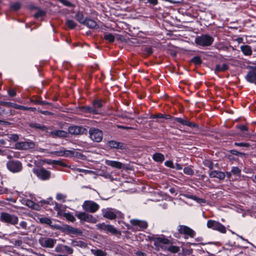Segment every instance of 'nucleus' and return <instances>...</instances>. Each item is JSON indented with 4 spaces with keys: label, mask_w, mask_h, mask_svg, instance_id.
<instances>
[{
    "label": "nucleus",
    "mask_w": 256,
    "mask_h": 256,
    "mask_svg": "<svg viewBox=\"0 0 256 256\" xmlns=\"http://www.w3.org/2000/svg\"><path fill=\"white\" fill-rule=\"evenodd\" d=\"M214 38L208 34H202L195 38V43L200 46H208L212 44Z\"/></svg>",
    "instance_id": "1"
},
{
    "label": "nucleus",
    "mask_w": 256,
    "mask_h": 256,
    "mask_svg": "<svg viewBox=\"0 0 256 256\" xmlns=\"http://www.w3.org/2000/svg\"><path fill=\"white\" fill-rule=\"evenodd\" d=\"M0 220L4 223L16 226L18 224V217L6 212H2L0 214Z\"/></svg>",
    "instance_id": "2"
},
{
    "label": "nucleus",
    "mask_w": 256,
    "mask_h": 256,
    "mask_svg": "<svg viewBox=\"0 0 256 256\" xmlns=\"http://www.w3.org/2000/svg\"><path fill=\"white\" fill-rule=\"evenodd\" d=\"M6 168L12 173L20 172L22 169V162L18 160H10L6 162Z\"/></svg>",
    "instance_id": "3"
},
{
    "label": "nucleus",
    "mask_w": 256,
    "mask_h": 256,
    "mask_svg": "<svg viewBox=\"0 0 256 256\" xmlns=\"http://www.w3.org/2000/svg\"><path fill=\"white\" fill-rule=\"evenodd\" d=\"M102 216L109 220H114L116 218L122 217V214L116 210L106 208L102 210Z\"/></svg>",
    "instance_id": "4"
},
{
    "label": "nucleus",
    "mask_w": 256,
    "mask_h": 256,
    "mask_svg": "<svg viewBox=\"0 0 256 256\" xmlns=\"http://www.w3.org/2000/svg\"><path fill=\"white\" fill-rule=\"evenodd\" d=\"M82 208L84 210L90 213L96 212L100 208V206L92 200H85Z\"/></svg>",
    "instance_id": "5"
},
{
    "label": "nucleus",
    "mask_w": 256,
    "mask_h": 256,
    "mask_svg": "<svg viewBox=\"0 0 256 256\" xmlns=\"http://www.w3.org/2000/svg\"><path fill=\"white\" fill-rule=\"evenodd\" d=\"M206 225L209 228L218 231L222 234H225L226 232L225 226L219 222L210 220L207 222Z\"/></svg>",
    "instance_id": "6"
},
{
    "label": "nucleus",
    "mask_w": 256,
    "mask_h": 256,
    "mask_svg": "<svg viewBox=\"0 0 256 256\" xmlns=\"http://www.w3.org/2000/svg\"><path fill=\"white\" fill-rule=\"evenodd\" d=\"M76 216L81 222H85L91 224H95L97 222L96 218L86 212H80L76 214Z\"/></svg>",
    "instance_id": "7"
},
{
    "label": "nucleus",
    "mask_w": 256,
    "mask_h": 256,
    "mask_svg": "<svg viewBox=\"0 0 256 256\" xmlns=\"http://www.w3.org/2000/svg\"><path fill=\"white\" fill-rule=\"evenodd\" d=\"M89 134L90 139L94 142H98L102 140L103 133L99 129L92 128L89 130Z\"/></svg>",
    "instance_id": "8"
},
{
    "label": "nucleus",
    "mask_w": 256,
    "mask_h": 256,
    "mask_svg": "<svg viewBox=\"0 0 256 256\" xmlns=\"http://www.w3.org/2000/svg\"><path fill=\"white\" fill-rule=\"evenodd\" d=\"M32 172L39 178L44 180L49 179L51 174L50 171L43 168H34Z\"/></svg>",
    "instance_id": "9"
},
{
    "label": "nucleus",
    "mask_w": 256,
    "mask_h": 256,
    "mask_svg": "<svg viewBox=\"0 0 256 256\" xmlns=\"http://www.w3.org/2000/svg\"><path fill=\"white\" fill-rule=\"evenodd\" d=\"M50 154H54L58 156H64L71 158L74 156V152L72 150H66L64 147H62L58 150L52 151Z\"/></svg>",
    "instance_id": "10"
},
{
    "label": "nucleus",
    "mask_w": 256,
    "mask_h": 256,
    "mask_svg": "<svg viewBox=\"0 0 256 256\" xmlns=\"http://www.w3.org/2000/svg\"><path fill=\"white\" fill-rule=\"evenodd\" d=\"M35 144L32 141H24L18 142L15 144L16 149L20 150H28L34 148Z\"/></svg>",
    "instance_id": "11"
},
{
    "label": "nucleus",
    "mask_w": 256,
    "mask_h": 256,
    "mask_svg": "<svg viewBox=\"0 0 256 256\" xmlns=\"http://www.w3.org/2000/svg\"><path fill=\"white\" fill-rule=\"evenodd\" d=\"M154 246L164 249L166 248L165 245L170 244V240L163 236L154 238Z\"/></svg>",
    "instance_id": "12"
},
{
    "label": "nucleus",
    "mask_w": 256,
    "mask_h": 256,
    "mask_svg": "<svg viewBox=\"0 0 256 256\" xmlns=\"http://www.w3.org/2000/svg\"><path fill=\"white\" fill-rule=\"evenodd\" d=\"M56 242V240L49 238H41L39 240V242L41 246L48 248H53Z\"/></svg>",
    "instance_id": "13"
},
{
    "label": "nucleus",
    "mask_w": 256,
    "mask_h": 256,
    "mask_svg": "<svg viewBox=\"0 0 256 256\" xmlns=\"http://www.w3.org/2000/svg\"><path fill=\"white\" fill-rule=\"evenodd\" d=\"M178 231L180 234L188 236L192 238H194L196 236L195 232L186 226H179L178 227Z\"/></svg>",
    "instance_id": "14"
},
{
    "label": "nucleus",
    "mask_w": 256,
    "mask_h": 256,
    "mask_svg": "<svg viewBox=\"0 0 256 256\" xmlns=\"http://www.w3.org/2000/svg\"><path fill=\"white\" fill-rule=\"evenodd\" d=\"M68 132L70 134L78 135L86 134L87 130L82 126H72L68 127Z\"/></svg>",
    "instance_id": "15"
},
{
    "label": "nucleus",
    "mask_w": 256,
    "mask_h": 256,
    "mask_svg": "<svg viewBox=\"0 0 256 256\" xmlns=\"http://www.w3.org/2000/svg\"><path fill=\"white\" fill-rule=\"evenodd\" d=\"M171 120H174L173 122L174 124L175 121H176L184 126H186L192 128L197 127L196 124L194 123L190 122L186 120L182 119L181 118L172 117V118H171Z\"/></svg>",
    "instance_id": "16"
},
{
    "label": "nucleus",
    "mask_w": 256,
    "mask_h": 256,
    "mask_svg": "<svg viewBox=\"0 0 256 256\" xmlns=\"http://www.w3.org/2000/svg\"><path fill=\"white\" fill-rule=\"evenodd\" d=\"M108 146L112 148H116L118 150L126 149V145L120 142L111 140L108 142Z\"/></svg>",
    "instance_id": "17"
},
{
    "label": "nucleus",
    "mask_w": 256,
    "mask_h": 256,
    "mask_svg": "<svg viewBox=\"0 0 256 256\" xmlns=\"http://www.w3.org/2000/svg\"><path fill=\"white\" fill-rule=\"evenodd\" d=\"M208 174L210 178H218L220 180H222L226 177L224 172L216 170L210 171Z\"/></svg>",
    "instance_id": "18"
},
{
    "label": "nucleus",
    "mask_w": 256,
    "mask_h": 256,
    "mask_svg": "<svg viewBox=\"0 0 256 256\" xmlns=\"http://www.w3.org/2000/svg\"><path fill=\"white\" fill-rule=\"evenodd\" d=\"M64 230L69 234H74L76 235H81L82 234V231L80 230L68 225L64 226Z\"/></svg>",
    "instance_id": "19"
},
{
    "label": "nucleus",
    "mask_w": 256,
    "mask_h": 256,
    "mask_svg": "<svg viewBox=\"0 0 256 256\" xmlns=\"http://www.w3.org/2000/svg\"><path fill=\"white\" fill-rule=\"evenodd\" d=\"M104 162L106 165L118 169H121L124 166L122 163L116 160H106Z\"/></svg>",
    "instance_id": "20"
},
{
    "label": "nucleus",
    "mask_w": 256,
    "mask_h": 256,
    "mask_svg": "<svg viewBox=\"0 0 256 256\" xmlns=\"http://www.w3.org/2000/svg\"><path fill=\"white\" fill-rule=\"evenodd\" d=\"M83 24L90 28H98L99 27L95 20L88 18L84 19V22Z\"/></svg>",
    "instance_id": "21"
},
{
    "label": "nucleus",
    "mask_w": 256,
    "mask_h": 256,
    "mask_svg": "<svg viewBox=\"0 0 256 256\" xmlns=\"http://www.w3.org/2000/svg\"><path fill=\"white\" fill-rule=\"evenodd\" d=\"M80 110L84 113H90L92 114H98V111L92 106H85L80 108Z\"/></svg>",
    "instance_id": "22"
},
{
    "label": "nucleus",
    "mask_w": 256,
    "mask_h": 256,
    "mask_svg": "<svg viewBox=\"0 0 256 256\" xmlns=\"http://www.w3.org/2000/svg\"><path fill=\"white\" fill-rule=\"evenodd\" d=\"M130 223L134 226H139L140 228H146L148 226V224L146 222L136 219L131 220Z\"/></svg>",
    "instance_id": "23"
},
{
    "label": "nucleus",
    "mask_w": 256,
    "mask_h": 256,
    "mask_svg": "<svg viewBox=\"0 0 256 256\" xmlns=\"http://www.w3.org/2000/svg\"><path fill=\"white\" fill-rule=\"evenodd\" d=\"M51 134L54 138H66L68 136V132L62 130H56L51 132Z\"/></svg>",
    "instance_id": "24"
},
{
    "label": "nucleus",
    "mask_w": 256,
    "mask_h": 256,
    "mask_svg": "<svg viewBox=\"0 0 256 256\" xmlns=\"http://www.w3.org/2000/svg\"><path fill=\"white\" fill-rule=\"evenodd\" d=\"M246 80L250 82L256 81V72L254 70L249 71L245 76Z\"/></svg>",
    "instance_id": "25"
},
{
    "label": "nucleus",
    "mask_w": 256,
    "mask_h": 256,
    "mask_svg": "<svg viewBox=\"0 0 256 256\" xmlns=\"http://www.w3.org/2000/svg\"><path fill=\"white\" fill-rule=\"evenodd\" d=\"M240 48L244 56H251L252 52L251 47L248 45L241 46Z\"/></svg>",
    "instance_id": "26"
},
{
    "label": "nucleus",
    "mask_w": 256,
    "mask_h": 256,
    "mask_svg": "<svg viewBox=\"0 0 256 256\" xmlns=\"http://www.w3.org/2000/svg\"><path fill=\"white\" fill-rule=\"evenodd\" d=\"M46 163L48 164L58 165L63 167H67V165L61 160H48Z\"/></svg>",
    "instance_id": "27"
},
{
    "label": "nucleus",
    "mask_w": 256,
    "mask_h": 256,
    "mask_svg": "<svg viewBox=\"0 0 256 256\" xmlns=\"http://www.w3.org/2000/svg\"><path fill=\"white\" fill-rule=\"evenodd\" d=\"M152 158L156 162H162L164 160V156L161 153L156 152L152 155Z\"/></svg>",
    "instance_id": "28"
},
{
    "label": "nucleus",
    "mask_w": 256,
    "mask_h": 256,
    "mask_svg": "<svg viewBox=\"0 0 256 256\" xmlns=\"http://www.w3.org/2000/svg\"><path fill=\"white\" fill-rule=\"evenodd\" d=\"M184 197H186V198H188L190 199L194 200L196 201V202H198V203H204V202H205V200L204 199L200 198H198L196 197L195 196L192 195V194H184Z\"/></svg>",
    "instance_id": "29"
},
{
    "label": "nucleus",
    "mask_w": 256,
    "mask_h": 256,
    "mask_svg": "<svg viewBox=\"0 0 256 256\" xmlns=\"http://www.w3.org/2000/svg\"><path fill=\"white\" fill-rule=\"evenodd\" d=\"M71 244L73 246H78L80 248H85L86 245V244L81 240H72Z\"/></svg>",
    "instance_id": "30"
},
{
    "label": "nucleus",
    "mask_w": 256,
    "mask_h": 256,
    "mask_svg": "<svg viewBox=\"0 0 256 256\" xmlns=\"http://www.w3.org/2000/svg\"><path fill=\"white\" fill-rule=\"evenodd\" d=\"M151 118H165V119H170L172 118V116L170 115H166L164 114H152L150 116Z\"/></svg>",
    "instance_id": "31"
},
{
    "label": "nucleus",
    "mask_w": 256,
    "mask_h": 256,
    "mask_svg": "<svg viewBox=\"0 0 256 256\" xmlns=\"http://www.w3.org/2000/svg\"><path fill=\"white\" fill-rule=\"evenodd\" d=\"M92 253L95 256H106V253L99 249H92Z\"/></svg>",
    "instance_id": "32"
},
{
    "label": "nucleus",
    "mask_w": 256,
    "mask_h": 256,
    "mask_svg": "<svg viewBox=\"0 0 256 256\" xmlns=\"http://www.w3.org/2000/svg\"><path fill=\"white\" fill-rule=\"evenodd\" d=\"M106 232H110L113 234H120V233L113 226L108 224L106 229Z\"/></svg>",
    "instance_id": "33"
},
{
    "label": "nucleus",
    "mask_w": 256,
    "mask_h": 256,
    "mask_svg": "<svg viewBox=\"0 0 256 256\" xmlns=\"http://www.w3.org/2000/svg\"><path fill=\"white\" fill-rule=\"evenodd\" d=\"M30 126L32 128L39 129V130H45L46 129V126H44V125H42V124H38V123H34V122L30 123Z\"/></svg>",
    "instance_id": "34"
},
{
    "label": "nucleus",
    "mask_w": 256,
    "mask_h": 256,
    "mask_svg": "<svg viewBox=\"0 0 256 256\" xmlns=\"http://www.w3.org/2000/svg\"><path fill=\"white\" fill-rule=\"evenodd\" d=\"M228 66L226 64H223L222 65L218 64L216 66V70L218 72H224L227 70Z\"/></svg>",
    "instance_id": "35"
},
{
    "label": "nucleus",
    "mask_w": 256,
    "mask_h": 256,
    "mask_svg": "<svg viewBox=\"0 0 256 256\" xmlns=\"http://www.w3.org/2000/svg\"><path fill=\"white\" fill-rule=\"evenodd\" d=\"M10 9L14 11H18L21 8V4L19 2H16L10 4Z\"/></svg>",
    "instance_id": "36"
},
{
    "label": "nucleus",
    "mask_w": 256,
    "mask_h": 256,
    "mask_svg": "<svg viewBox=\"0 0 256 256\" xmlns=\"http://www.w3.org/2000/svg\"><path fill=\"white\" fill-rule=\"evenodd\" d=\"M104 38L110 42L114 41L115 38L113 34L110 33H106L104 34Z\"/></svg>",
    "instance_id": "37"
},
{
    "label": "nucleus",
    "mask_w": 256,
    "mask_h": 256,
    "mask_svg": "<svg viewBox=\"0 0 256 256\" xmlns=\"http://www.w3.org/2000/svg\"><path fill=\"white\" fill-rule=\"evenodd\" d=\"M75 18L80 23L82 24H84L85 18H84V15L82 12H78L75 16Z\"/></svg>",
    "instance_id": "38"
},
{
    "label": "nucleus",
    "mask_w": 256,
    "mask_h": 256,
    "mask_svg": "<svg viewBox=\"0 0 256 256\" xmlns=\"http://www.w3.org/2000/svg\"><path fill=\"white\" fill-rule=\"evenodd\" d=\"M184 172L186 174L192 176L194 174V170L190 166H187L184 168Z\"/></svg>",
    "instance_id": "39"
},
{
    "label": "nucleus",
    "mask_w": 256,
    "mask_h": 256,
    "mask_svg": "<svg viewBox=\"0 0 256 256\" xmlns=\"http://www.w3.org/2000/svg\"><path fill=\"white\" fill-rule=\"evenodd\" d=\"M8 137L10 142H16L19 139V136L16 134H8Z\"/></svg>",
    "instance_id": "40"
},
{
    "label": "nucleus",
    "mask_w": 256,
    "mask_h": 256,
    "mask_svg": "<svg viewBox=\"0 0 256 256\" xmlns=\"http://www.w3.org/2000/svg\"><path fill=\"white\" fill-rule=\"evenodd\" d=\"M66 24L70 29L74 28L76 26V24L72 20H68L66 22Z\"/></svg>",
    "instance_id": "41"
},
{
    "label": "nucleus",
    "mask_w": 256,
    "mask_h": 256,
    "mask_svg": "<svg viewBox=\"0 0 256 256\" xmlns=\"http://www.w3.org/2000/svg\"><path fill=\"white\" fill-rule=\"evenodd\" d=\"M39 220L40 223L45 224L48 225H50L52 222L50 218L47 217L40 218Z\"/></svg>",
    "instance_id": "42"
},
{
    "label": "nucleus",
    "mask_w": 256,
    "mask_h": 256,
    "mask_svg": "<svg viewBox=\"0 0 256 256\" xmlns=\"http://www.w3.org/2000/svg\"><path fill=\"white\" fill-rule=\"evenodd\" d=\"M16 226V228L18 229H20V228H22V229H24V230H27V228H28V224H27V222L25 221H21L18 226Z\"/></svg>",
    "instance_id": "43"
},
{
    "label": "nucleus",
    "mask_w": 256,
    "mask_h": 256,
    "mask_svg": "<svg viewBox=\"0 0 256 256\" xmlns=\"http://www.w3.org/2000/svg\"><path fill=\"white\" fill-rule=\"evenodd\" d=\"M66 198V196L62 194L58 193L56 195V199L58 200L61 201L62 202H65Z\"/></svg>",
    "instance_id": "44"
},
{
    "label": "nucleus",
    "mask_w": 256,
    "mask_h": 256,
    "mask_svg": "<svg viewBox=\"0 0 256 256\" xmlns=\"http://www.w3.org/2000/svg\"><path fill=\"white\" fill-rule=\"evenodd\" d=\"M191 62L197 65H200L202 63V60L200 58V57L199 56H194L191 60Z\"/></svg>",
    "instance_id": "45"
},
{
    "label": "nucleus",
    "mask_w": 256,
    "mask_h": 256,
    "mask_svg": "<svg viewBox=\"0 0 256 256\" xmlns=\"http://www.w3.org/2000/svg\"><path fill=\"white\" fill-rule=\"evenodd\" d=\"M45 11L41 10H38V11L34 14V16L36 18H40L43 17L45 16Z\"/></svg>",
    "instance_id": "46"
},
{
    "label": "nucleus",
    "mask_w": 256,
    "mask_h": 256,
    "mask_svg": "<svg viewBox=\"0 0 256 256\" xmlns=\"http://www.w3.org/2000/svg\"><path fill=\"white\" fill-rule=\"evenodd\" d=\"M168 250L172 253H176L180 250V248L178 246H168Z\"/></svg>",
    "instance_id": "47"
},
{
    "label": "nucleus",
    "mask_w": 256,
    "mask_h": 256,
    "mask_svg": "<svg viewBox=\"0 0 256 256\" xmlns=\"http://www.w3.org/2000/svg\"><path fill=\"white\" fill-rule=\"evenodd\" d=\"M231 172L234 175L240 176L241 170L238 166H233L232 168Z\"/></svg>",
    "instance_id": "48"
},
{
    "label": "nucleus",
    "mask_w": 256,
    "mask_h": 256,
    "mask_svg": "<svg viewBox=\"0 0 256 256\" xmlns=\"http://www.w3.org/2000/svg\"><path fill=\"white\" fill-rule=\"evenodd\" d=\"M93 107L97 110L98 108L102 107V102L100 100H95L93 102Z\"/></svg>",
    "instance_id": "49"
},
{
    "label": "nucleus",
    "mask_w": 256,
    "mask_h": 256,
    "mask_svg": "<svg viewBox=\"0 0 256 256\" xmlns=\"http://www.w3.org/2000/svg\"><path fill=\"white\" fill-rule=\"evenodd\" d=\"M64 245L59 244L55 248V251L57 252H64Z\"/></svg>",
    "instance_id": "50"
},
{
    "label": "nucleus",
    "mask_w": 256,
    "mask_h": 256,
    "mask_svg": "<svg viewBox=\"0 0 256 256\" xmlns=\"http://www.w3.org/2000/svg\"><path fill=\"white\" fill-rule=\"evenodd\" d=\"M204 164L206 166L208 167L210 170H212L214 168V164L210 160H206L204 162Z\"/></svg>",
    "instance_id": "51"
},
{
    "label": "nucleus",
    "mask_w": 256,
    "mask_h": 256,
    "mask_svg": "<svg viewBox=\"0 0 256 256\" xmlns=\"http://www.w3.org/2000/svg\"><path fill=\"white\" fill-rule=\"evenodd\" d=\"M108 224H106L104 223L99 224L96 225V226L100 230H102L106 232V229Z\"/></svg>",
    "instance_id": "52"
},
{
    "label": "nucleus",
    "mask_w": 256,
    "mask_h": 256,
    "mask_svg": "<svg viewBox=\"0 0 256 256\" xmlns=\"http://www.w3.org/2000/svg\"><path fill=\"white\" fill-rule=\"evenodd\" d=\"M64 252H66L68 254H72L74 252V250L72 248L69 247L68 246L64 245Z\"/></svg>",
    "instance_id": "53"
},
{
    "label": "nucleus",
    "mask_w": 256,
    "mask_h": 256,
    "mask_svg": "<svg viewBox=\"0 0 256 256\" xmlns=\"http://www.w3.org/2000/svg\"><path fill=\"white\" fill-rule=\"evenodd\" d=\"M230 154H234V155H235V156H244L245 155V154L239 152H238L236 150H234V149L230 150Z\"/></svg>",
    "instance_id": "54"
},
{
    "label": "nucleus",
    "mask_w": 256,
    "mask_h": 256,
    "mask_svg": "<svg viewBox=\"0 0 256 256\" xmlns=\"http://www.w3.org/2000/svg\"><path fill=\"white\" fill-rule=\"evenodd\" d=\"M234 145L235 146H243V147H249L250 146V144L248 142H236L234 144Z\"/></svg>",
    "instance_id": "55"
},
{
    "label": "nucleus",
    "mask_w": 256,
    "mask_h": 256,
    "mask_svg": "<svg viewBox=\"0 0 256 256\" xmlns=\"http://www.w3.org/2000/svg\"><path fill=\"white\" fill-rule=\"evenodd\" d=\"M62 204H58L57 202H55V205L54 206V209L58 211V213L60 214V212L62 210Z\"/></svg>",
    "instance_id": "56"
},
{
    "label": "nucleus",
    "mask_w": 256,
    "mask_h": 256,
    "mask_svg": "<svg viewBox=\"0 0 256 256\" xmlns=\"http://www.w3.org/2000/svg\"><path fill=\"white\" fill-rule=\"evenodd\" d=\"M65 217L66 218L71 222H74L76 220V218H75L74 217V216L71 214H65Z\"/></svg>",
    "instance_id": "57"
},
{
    "label": "nucleus",
    "mask_w": 256,
    "mask_h": 256,
    "mask_svg": "<svg viewBox=\"0 0 256 256\" xmlns=\"http://www.w3.org/2000/svg\"><path fill=\"white\" fill-rule=\"evenodd\" d=\"M164 165L167 167L173 168H174V164L172 161L171 160H167L164 162Z\"/></svg>",
    "instance_id": "58"
},
{
    "label": "nucleus",
    "mask_w": 256,
    "mask_h": 256,
    "mask_svg": "<svg viewBox=\"0 0 256 256\" xmlns=\"http://www.w3.org/2000/svg\"><path fill=\"white\" fill-rule=\"evenodd\" d=\"M8 106L16 110H19L20 105L13 102L8 103Z\"/></svg>",
    "instance_id": "59"
},
{
    "label": "nucleus",
    "mask_w": 256,
    "mask_h": 256,
    "mask_svg": "<svg viewBox=\"0 0 256 256\" xmlns=\"http://www.w3.org/2000/svg\"><path fill=\"white\" fill-rule=\"evenodd\" d=\"M60 2L64 6L70 7L72 6V4L66 0H60Z\"/></svg>",
    "instance_id": "60"
},
{
    "label": "nucleus",
    "mask_w": 256,
    "mask_h": 256,
    "mask_svg": "<svg viewBox=\"0 0 256 256\" xmlns=\"http://www.w3.org/2000/svg\"><path fill=\"white\" fill-rule=\"evenodd\" d=\"M116 127L118 128H122V129H124V130H130V129L133 128L132 127L126 126H123L122 125H117Z\"/></svg>",
    "instance_id": "61"
},
{
    "label": "nucleus",
    "mask_w": 256,
    "mask_h": 256,
    "mask_svg": "<svg viewBox=\"0 0 256 256\" xmlns=\"http://www.w3.org/2000/svg\"><path fill=\"white\" fill-rule=\"evenodd\" d=\"M8 94L11 96H14L16 95V92L14 90H10L8 92Z\"/></svg>",
    "instance_id": "62"
},
{
    "label": "nucleus",
    "mask_w": 256,
    "mask_h": 256,
    "mask_svg": "<svg viewBox=\"0 0 256 256\" xmlns=\"http://www.w3.org/2000/svg\"><path fill=\"white\" fill-rule=\"evenodd\" d=\"M136 254L138 256H146L145 252L140 250L136 251Z\"/></svg>",
    "instance_id": "63"
},
{
    "label": "nucleus",
    "mask_w": 256,
    "mask_h": 256,
    "mask_svg": "<svg viewBox=\"0 0 256 256\" xmlns=\"http://www.w3.org/2000/svg\"><path fill=\"white\" fill-rule=\"evenodd\" d=\"M176 168L177 170H180L182 168V167L181 164H176L175 165H174V168Z\"/></svg>",
    "instance_id": "64"
}]
</instances>
